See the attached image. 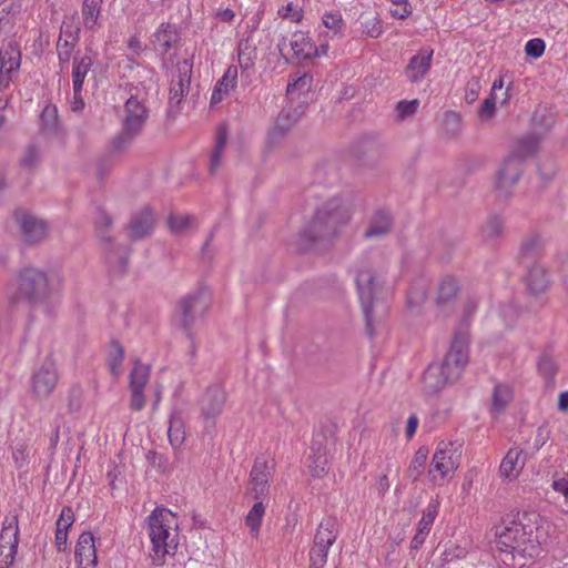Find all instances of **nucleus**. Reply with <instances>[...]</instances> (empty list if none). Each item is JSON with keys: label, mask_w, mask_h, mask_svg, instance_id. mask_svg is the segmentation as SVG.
Here are the masks:
<instances>
[{"label": "nucleus", "mask_w": 568, "mask_h": 568, "mask_svg": "<svg viewBox=\"0 0 568 568\" xmlns=\"http://www.w3.org/2000/svg\"><path fill=\"white\" fill-rule=\"evenodd\" d=\"M351 219L346 201L336 195L323 203L312 220L300 233V244L304 250L327 247L338 236L339 230Z\"/></svg>", "instance_id": "nucleus-1"}, {"label": "nucleus", "mask_w": 568, "mask_h": 568, "mask_svg": "<svg viewBox=\"0 0 568 568\" xmlns=\"http://www.w3.org/2000/svg\"><path fill=\"white\" fill-rule=\"evenodd\" d=\"M355 284L362 311L365 317L366 332L374 336V324L387 314L385 302L384 275L368 260H362L354 266Z\"/></svg>", "instance_id": "nucleus-2"}, {"label": "nucleus", "mask_w": 568, "mask_h": 568, "mask_svg": "<svg viewBox=\"0 0 568 568\" xmlns=\"http://www.w3.org/2000/svg\"><path fill=\"white\" fill-rule=\"evenodd\" d=\"M469 337L466 331H456L450 347L439 364H429L423 375V392L436 395L455 383L468 363Z\"/></svg>", "instance_id": "nucleus-3"}, {"label": "nucleus", "mask_w": 568, "mask_h": 568, "mask_svg": "<svg viewBox=\"0 0 568 568\" xmlns=\"http://www.w3.org/2000/svg\"><path fill=\"white\" fill-rule=\"evenodd\" d=\"M60 283L61 276L53 270L43 271L34 266H26L18 274L17 294L10 298V303L16 304L20 300L29 304L42 303L58 290Z\"/></svg>", "instance_id": "nucleus-4"}, {"label": "nucleus", "mask_w": 568, "mask_h": 568, "mask_svg": "<svg viewBox=\"0 0 568 568\" xmlns=\"http://www.w3.org/2000/svg\"><path fill=\"white\" fill-rule=\"evenodd\" d=\"M149 537L152 542V561L156 566L165 564V557L174 556L179 541L175 515L166 508L156 507L148 517Z\"/></svg>", "instance_id": "nucleus-5"}, {"label": "nucleus", "mask_w": 568, "mask_h": 568, "mask_svg": "<svg viewBox=\"0 0 568 568\" xmlns=\"http://www.w3.org/2000/svg\"><path fill=\"white\" fill-rule=\"evenodd\" d=\"M125 115L122 121L121 132L112 140V151L121 152L125 150L133 140L142 132L148 119L146 106L135 97L126 100Z\"/></svg>", "instance_id": "nucleus-6"}, {"label": "nucleus", "mask_w": 568, "mask_h": 568, "mask_svg": "<svg viewBox=\"0 0 568 568\" xmlns=\"http://www.w3.org/2000/svg\"><path fill=\"white\" fill-rule=\"evenodd\" d=\"M211 297L206 287L201 286L194 292L183 296L175 306L174 323L191 337L192 327L197 316H202L210 308Z\"/></svg>", "instance_id": "nucleus-7"}, {"label": "nucleus", "mask_w": 568, "mask_h": 568, "mask_svg": "<svg viewBox=\"0 0 568 568\" xmlns=\"http://www.w3.org/2000/svg\"><path fill=\"white\" fill-rule=\"evenodd\" d=\"M538 517L539 515L534 511H524L509 523L498 526L495 534L498 552L509 549L510 546L518 545L523 538H528V528L536 531Z\"/></svg>", "instance_id": "nucleus-8"}, {"label": "nucleus", "mask_w": 568, "mask_h": 568, "mask_svg": "<svg viewBox=\"0 0 568 568\" xmlns=\"http://www.w3.org/2000/svg\"><path fill=\"white\" fill-rule=\"evenodd\" d=\"M337 536V518L332 516L324 518L317 527L313 546L310 550V568H324L327 561L328 549L335 542Z\"/></svg>", "instance_id": "nucleus-9"}, {"label": "nucleus", "mask_w": 568, "mask_h": 568, "mask_svg": "<svg viewBox=\"0 0 568 568\" xmlns=\"http://www.w3.org/2000/svg\"><path fill=\"white\" fill-rule=\"evenodd\" d=\"M13 220L19 229L22 242L27 245H39L49 236L50 225L48 221L24 207L14 210Z\"/></svg>", "instance_id": "nucleus-10"}, {"label": "nucleus", "mask_w": 568, "mask_h": 568, "mask_svg": "<svg viewBox=\"0 0 568 568\" xmlns=\"http://www.w3.org/2000/svg\"><path fill=\"white\" fill-rule=\"evenodd\" d=\"M527 537L523 538L518 545L499 551V560L509 568H525L531 565L540 552V544L530 528H528Z\"/></svg>", "instance_id": "nucleus-11"}, {"label": "nucleus", "mask_w": 568, "mask_h": 568, "mask_svg": "<svg viewBox=\"0 0 568 568\" xmlns=\"http://www.w3.org/2000/svg\"><path fill=\"white\" fill-rule=\"evenodd\" d=\"M459 457L460 454L452 443L440 442L430 463L428 471L430 479L436 483L454 474L458 467Z\"/></svg>", "instance_id": "nucleus-12"}, {"label": "nucleus", "mask_w": 568, "mask_h": 568, "mask_svg": "<svg viewBox=\"0 0 568 568\" xmlns=\"http://www.w3.org/2000/svg\"><path fill=\"white\" fill-rule=\"evenodd\" d=\"M192 64L187 60L176 63L175 74L172 75L169 92V114L175 115L191 83Z\"/></svg>", "instance_id": "nucleus-13"}, {"label": "nucleus", "mask_w": 568, "mask_h": 568, "mask_svg": "<svg viewBox=\"0 0 568 568\" xmlns=\"http://www.w3.org/2000/svg\"><path fill=\"white\" fill-rule=\"evenodd\" d=\"M226 402V393L220 385H212L206 388L200 400L201 414L206 430L215 427L216 417L223 412Z\"/></svg>", "instance_id": "nucleus-14"}, {"label": "nucleus", "mask_w": 568, "mask_h": 568, "mask_svg": "<svg viewBox=\"0 0 568 568\" xmlns=\"http://www.w3.org/2000/svg\"><path fill=\"white\" fill-rule=\"evenodd\" d=\"M133 364L129 375L130 407L140 412L145 406L144 387L150 378V366L141 363L139 358H135Z\"/></svg>", "instance_id": "nucleus-15"}, {"label": "nucleus", "mask_w": 568, "mask_h": 568, "mask_svg": "<svg viewBox=\"0 0 568 568\" xmlns=\"http://www.w3.org/2000/svg\"><path fill=\"white\" fill-rule=\"evenodd\" d=\"M58 379L55 364L50 357H47L31 377L32 395L37 399L48 398L55 388Z\"/></svg>", "instance_id": "nucleus-16"}, {"label": "nucleus", "mask_w": 568, "mask_h": 568, "mask_svg": "<svg viewBox=\"0 0 568 568\" xmlns=\"http://www.w3.org/2000/svg\"><path fill=\"white\" fill-rule=\"evenodd\" d=\"M525 163L520 158L509 154L497 172L495 187L501 196H509L513 186L524 173Z\"/></svg>", "instance_id": "nucleus-17"}, {"label": "nucleus", "mask_w": 568, "mask_h": 568, "mask_svg": "<svg viewBox=\"0 0 568 568\" xmlns=\"http://www.w3.org/2000/svg\"><path fill=\"white\" fill-rule=\"evenodd\" d=\"M77 12L63 20L57 43V52L61 70L69 63L72 52L79 42L80 27L74 23Z\"/></svg>", "instance_id": "nucleus-18"}, {"label": "nucleus", "mask_w": 568, "mask_h": 568, "mask_svg": "<svg viewBox=\"0 0 568 568\" xmlns=\"http://www.w3.org/2000/svg\"><path fill=\"white\" fill-rule=\"evenodd\" d=\"M274 465H270L263 457H256L250 473V493L255 500L263 499L270 491V479Z\"/></svg>", "instance_id": "nucleus-19"}, {"label": "nucleus", "mask_w": 568, "mask_h": 568, "mask_svg": "<svg viewBox=\"0 0 568 568\" xmlns=\"http://www.w3.org/2000/svg\"><path fill=\"white\" fill-rule=\"evenodd\" d=\"M109 272L116 275H123L129 266V256L131 248L128 245L119 244L111 239V243H100Z\"/></svg>", "instance_id": "nucleus-20"}, {"label": "nucleus", "mask_w": 568, "mask_h": 568, "mask_svg": "<svg viewBox=\"0 0 568 568\" xmlns=\"http://www.w3.org/2000/svg\"><path fill=\"white\" fill-rule=\"evenodd\" d=\"M20 62L21 53L17 47L9 44L0 49V91L8 88L20 68Z\"/></svg>", "instance_id": "nucleus-21"}, {"label": "nucleus", "mask_w": 568, "mask_h": 568, "mask_svg": "<svg viewBox=\"0 0 568 568\" xmlns=\"http://www.w3.org/2000/svg\"><path fill=\"white\" fill-rule=\"evenodd\" d=\"M154 214L150 207L145 206L131 217V221L128 225L130 231L129 237L132 241H139L151 235L154 229Z\"/></svg>", "instance_id": "nucleus-22"}, {"label": "nucleus", "mask_w": 568, "mask_h": 568, "mask_svg": "<svg viewBox=\"0 0 568 568\" xmlns=\"http://www.w3.org/2000/svg\"><path fill=\"white\" fill-rule=\"evenodd\" d=\"M75 561L79 568H94L97 565V550L94 537L90 531L80 535L74 551Z\"/></svg>", "instance_id": "nucleus-23"}, {"label": "nucleus", "mask_w": 568, "mask_h": 568, "mask_svg": "<svg viewBox=\"0 0 568 568\" xmlns=\"http://www.w3.org/2000/svg\"><path fill=\"white\" fill-rule=\"evenodd\" d=\"M287 47H290L296 58L304 60L311 59L318 51V49L311 42V39L303 32H295L288 42L286 39H283L278 43V50L282 53Z\"/></svg>", "instance_id": "nucleus-24"}, {"label": "nucleus", "mask_w": 568, "mask_h": 568, "mask_svg": "<svg viewBox=\"0 0 568 568\" xmlns=\"http://www.w3.org/2000/svg\"><path fill=\"white\" fill-rule=\"evenodd\" d=\"M433 58L432 49H423L410 58L405 74L410 82L420 81L430 69Z\"/></svg>", "instance_id": "nucleus-25"}, {"label": "nucleus", "mask_w": 568, "mask_h": 568, "mask_svg": "<svg viewBox=\"0 0 568 568\" xmlns=\"http://www.w3.org/2000/svg\"><path fill=\"white\" fill-rule=\"evenodd\" d=\"M180 41V34L176 27L170 22H163L153 34V44L155 50L162 55L166 54Z\"/></svg>", "instance_id": "nucleus-26"}, {"label": "nucleus", "mask_w": 568, "mask_h": 568, "mask_svg": "<svg viewBox=\"0 0 568 568\" xmlns=\"http://www.w3.org/2000/svg\"><path fill=\"white\" fill-rule=\"evenodd\" d=\"M525 268L527 270L525 283L530 294L538 295L545 293L550 285L549 276L545 267L540 264L529 265L527 263Z\"/></svg>", "instance_id": "nucleus-27"}, {"label": "nucleus", "mask_w": 568, "mask_h": 568, "mask_svg": "<svg viewBox=\"0 0 568 568\" xmlns=\"http://www.w3.org/2000/svg\"><path fill=\"white\" fill-rule=\"evenodd\" d=\"M393 225V217L385 210L377 211L371 219L368 227L364 232L365 239H377L387 235Z\"/></svg>", "instance_id": "nucleus-28"}, {"label": "nucleus", "mask_w": 568, "mask_h": 568, "mask_svg": "<svg viewBox=\"0 0 568 568\" xmlns=\"http://www.w3.org/2000/svg\"><path fill=\"white\" fill-rule=\"evenodd\" d=\"M93 59L89 54H75L72 59V88L74 92L82 91L84 79L91 72Z\"/></svg>", "instance_id": "nucleus-29"}, {"label": "nucleus", "mask_w": 568, "mask_h": 568, "mask_svg": "<svg viewBox=\"0 0 568 568\" xmlns=\"http://www.w3.org/2000/svg\"><path fill=\"white\" fill-rule=\"evenodd\" d=\"M542 251L544 242L539 235L532 234L525 237L520 245V263L524 267L527 266V263L529 265L538 264L536 258L541 255Z\"/></svg>", "instance_id": "nucleus-30"}, {"label": "nucleus", "mask_w": 568, "mask_h": 568, "mask_svg": "<svg viewBox=\"0 0 568 568\" xmlns=\"http://www.w3.org/2000/svg\"><path fill=\"white\" fill-rule=\"evenodd\" d=\"M237 79V68L231 65L226 69L223 77L215 84L212 97H211V105H215L220 103L223 98L232 90L236 84Z\"/></svg>", "instance_id": "nucleus-31"}, {"label": "nucleus", "mask_w": 568, "mask_h": 568, "mask_svg": "<svg viewBox=\"0 0 568 568\" xmlns=\"http://www.w3.org/2000/svg\"><path fill=\"white\" fill-rule=\"evenodd\" d=\"M521 453L518 448H510L508 450L499 467V473L503 477L513 479L518 475L519 469L525 465V460L520 462L519 459Z\"/></svg>", "instance_id": "nucleus-32"}, {"label": "nucleus", "mask_w": 568, "mask_h": 568, "mask_svg": "<svg viewBox=\"0 0 568 568\" xmlns=\"http://www.w3.org/2000/svg\"><path fill=\"white\" fill-rule=\"evenodd\" d=\"M427 285L424 281L415 282L407 293V308L417 314L427 300Z\"/></svg>", "instance_id": "nucleus-33"}, {"label": "nucleus", "mask_w": 568, "mask_h": 568, "mask_svg": "<svg viewBox=\"0 0 568 568\" xmlns=\"http://www.w3.org/2000/svg\"><path fill=\"white\" fill-rule=\"evenodd\" d=\"M237 57L239 64L243 70H248L254 65L257 59V51L251 37L242 39L239 42Z\"/></svg>", "instance_id": "nucleus-34"}, {"label": "nucleus", "mask_w": 568, "mask_h": 568, "mask_svg": "<svg viewBox=\"0 0 568 568\" xmlns=\"http://www.w3.org/2000/svg\"><path fill=\"white\" fill-rule=\"evenodd\" d=\"M112 224V216L105 210L99 209L94 217V229L100 243H111V239H113L110 234Z\"/></svg>", "instance_id": "nucleus-35"}, {"label": "nucleus", "mask_w": 568, "mask_h": 568, "mask_svg": "<svg viewBox=\"0 0 568 568\" xmlns=\"http://www.w3.org/2000/svg\"><path fill=\"white\" fill-rule=\"evenodd\" d=\"M539 148V138L536 134H528L519 139L509 154L520 158L523 162L534 155Z\"/></svg>", "instance_id": "nucleus-36"}, {"label": "nucleus", "mask_w": 568, "mask_h": 568, "mask_svg": "<svg viewBox=\"0 0 568 568\" xmlns=\"http://www.w3.org/2000/svg\"><path fill=\"white\" fill-rule=\"evenodd\" d=\"M168 436L173 447L181 446L185 439L184 422L178 412L170 416Z\"/></svg>", "instance_id": "nucleus-37"}, {"label": "nucleus", "mask_w": 568, "mask_h": 568, "mask_svg": "<svg viewBox=\"0 0 568 568\" xmlns=\"http://www.w3.org/2000/svg\"><path fill=\"white\" fill-rule=\"evenodd\" d=\"M102 1L103 0H83L81 13L83 26L88 30H92L97 26Z\"/></svg>", "instance_id": "nucleus-38"}, {"label": "nucleus", "mask_w": 568, "mask_h": 568, "mask_svg": "<svg viewBox=\"0 0 568 568\" xmlns=\"http://www.w3.org/2000/svg\"><path fill=\"white\" fill-rule=\"evenodd\" d=\"M459 291L458 283L455 277L447 275L442 278L438 286V295L436 303L444 305L454 300Z\"/></svg>", "instance_id": "nucleus-39"}, {"label": "nucleus", "mask_w": 568, "mask_h": 568, "mask_svg": "<svg viewBox=\"0 0 568 568\" xmlns=\"http://www.w3.org/2000/svg\"><path fill=\"white\" fill-rule=\"evenodd\" d=\"M511 398L513 390L509 386L504 384L496 385L493 393L491 410L496 414H501Z\"/></svg>", "instance_id": "nucleus-40"}, {"label": "nucleus", "mask_w": 568, "mask_h": 568, "mask_svg": "<svg viewBox=\"0 0 568 568\" xmlns=\"http://www.w3.org/2000/svg\"><path fill=\"white\" fill-rule=\"evenodd\" d=\"M41 129L48 134H57L60 123L58 118V109L53 104H48L41 112Z\"/></svg>", "instance_id": "nucleus-41"}, {"label": "nucleus", "mask_w": 568, "mask_h": 568, "mask_svg": "<svg viewBox=\"0 0 568 568\" xmlns=\"http://www.w3.org/2000/svg\"><path fill=\"white\" fill-rule=\"evenodd\" d=\"M312 462L310 464V469L313 477H322L325 473V467L327 464V459L325 456V450L322 443L315 442L312 446Z\"/></svg>", "instance_id": "nucleus-42"}, {"label": "nucleus", "mask_w": 568, "mask_h": 568, "mask_svg": "<svg viewBox=\"0 0 568 568\" xmlns=\"http://www.w3.org/2000/svg\"><path fill=\"white\" fill-rule=\"evenodd\" d=\"M262 500L263 499L256 500L245 517V524L253 536L258 535L261 523L265 514V506Z\"/></svg>", "instance_id": "nucleus-43"}, {"label": "nucleus", "mask_w": 568, "mask_h": 568, "mask_svg": "<svg viewBox=\"0 0 568 568\" xmlns=\"http://www.w3.org/2000/svg\"><path fill=\"white\" fill-rule=\"evenodd\" d=\"M227 132L226 129L220 126L216 134L214 150L210 160V172L213 174L220 166L221 156L226 145Z\"/></svg>", "instance_id": "nucleus-44"}, {"label": "nucleus", "mask_w": 568, "mask_h": 568, "mask_svg": "<svg viewBox=\"0 0 568 568\" xmlns=\"http://www.w3.org/2000/svg\"><path fill=\"white\" fill-rule=\"evenodd\" d=\"M427 457L428 449L426 447H419L415 453L407 469V475L413 481H416L423 474Z\"/></svg>", "instance_id": "nucleus-45"}, {"label": "nucleus", "mask_w": 568, "mask_h": 568, "mask_svg": "<svg viewBox=\"0 0 568 568\" xmlns=\"http://www.w3.org/2000/svg\"><path fill=\"white\" fill-rule=\"evenodd\" d=\"M293 128L284 118H276L267 133V145L277 144Z\"/></svg>", "instance_id": "nucleus-46"}, {"label": "nucleus", "mask_w": 568, "mask_h": 568, "mask_svg": "<svg viewBox=\"0 0 568 568\" xmlns=\"http://www.w3.org/2000/svg\"><path fill=\"white\" fill-rule=\"evenodd\" d=\"M504 231V221L497 216H490L487 219L483 227V236L486 241L493 242L499 239Z\"/></svg>", "instance_id": "nucleus-47"}, {"label": "nucleus", "mask_w": 568, "mask_h": 568, "mask_svg": "<svg viewBox=\"0 0 568 568\" xmlns=\"http://www.w3.org/2000/svg\"><path fill=\"white\" fill-rule=\"evenodd\" d=\"M124 357V349L122 345L113 339L111 341V352L109 354V367L111 374L116 378L120 375V367Z\"/></svg>", "instance_id": "nucleus-48"}, {"label": "nucleus", "mask_w": 568, "mask_h": 568, "mask_svg": "<svg viewBox=\"0 0 568 568\" xmlns=\"http://www.w3.org/2000/svg\"><path fill=\"white\" fill-rule=\"evenodd\" d=\"M359 22L363 33L371 38L376 39L383 32L381 21L376 16L362 13L359 16Z\"/></svg>", "instance_id": "nucleus-49"}, {"label": "nucleus", "mask_w": 568, "mask_h": 568, "mask_svg": "<svg viewBox=\"0 0 568 568\" xmlns=\"http://www.w3.org/2000/svg\"><path fill=\"white\" fill-rule=\"evenodd\" d=\"M439 501L437 499H433L429 501L425 510L423 511V516L418 523L417 528L422 531H426L429 534L433 523L438 515Z\"/></svg>", "instance_id": "nucleus-50"}, {"label": "nucleus", "mask_w": 568, "mask_h": 568, "mask_svg": "<svg viewBox=\"0 0 568 568\" xmlns=\"http://www.w3.org/2000/svg\"><path fill=\"white\" fill-rule=\"evenodd\" d=\"M193 217L191 215H174L171 214L168 219V225L173 234L184 233L192 224Z\"/></svg>", "instance_id": "nucleus-51"}, {"label": "nucleus", "mask_w": 568, "mask_h": 568, "mask_svg": "<svg viewBox=\"0 0 568 568\" xmlns=\"http://www.w3.org/2000/svg\"><path fill=\"white\" fill-rule=\"evenodd\" d=\"M557 363L550 354L544 353L540 355L538 361V369L545 378L552 379L557 373Z\"/></svg>", "instance_id": "nucleus-52"}, {"label": "nucleus", "mask_w": 568, "mask_h": 568, "mask_svg": "<svg viewBox=\"0 0 568 568\" xmlns=\"http://www.w3.org/2000/svg\"><path fill=\"white\" fill-rule=\"evenodd\" d=\"M322 20L325 28L328 29L334 36H338L345 26L342 14L338 11L326 12Z\"/></svg>", "instance_id": "nucleus-53"}, {"label": "nucleus", "mask_w": 568, "mask_h": 568, "mask_svg": "<svg viewBox=\"0 0 568 568\" xmlns=\"http://www.w3.org/2000/svg\"><path fill=\"white\" fill-rule=\"evenodd\" d=\"M418 105H419V101L417 99H414L410 101H407V100L399 101L395 108L397 118L399 120H405L407 118L413 116L416 113Z\"/></svg>", "instance_id": "nucleus-54"}, {"label": "nucleus", "mask_w": 568, "mask_h": 568, "mask_svg": "<svg viewBox=\"0 0 568 568\" xmlns=\"http://www.w3.org/2000/svg\"><path fill=\"white\" fill-rule=\"evenodd\" d=\"M313 82L312 75L304 73L298 77L293 83H288L287 85V94L293 95L295 92L297 93H307L311 89Z\"/></svg>", "instance_id": "nucleus-55"}, {"label": "nucleus", "mask_w": 568, "mask_h": 568, "mask_svg": "<svg viewBox=\"0 0 568 568\" xmlns=\"http://www.w3.org/2000/svg\"><path fill=\"white\" fill-rule=\"evenodd\" d=\"M305 112V106L303 104H298L294 106L293 104H288L278 114V118H284L286 122H288L291 125H295L297 121L301 119V116Z\"/></svg>", "instance_id": "nucleus-56"}, {"label": "nucleus", "mask_w": 568, "mask_h": 568, "mask_svg": "<svg viewBox=\"0 0 568 568\" xmlns=\"http://www.w3.org/2000/svg\"><path fill=\"white\" fill-rule=\"evenodd\" d=\"M545 42L539 38L530 39L525 45V52L534 59L540 58L545 52Z\"/></svg>", "instance_id": "nucleus-57"}, {"label": "nucleus", "mask_w": 568, "mask_h": 568, "mask_svg": "<svg viewBox=\"0 0 568 568\" xmlns=\"http://www.w3.org/2000/svg\"><path fill=\"white\" fill-rule=\"evenodd\" d=\"M39 151L36 146L29 145L20 160V164L26 169H33L39 163Z\"/></svg>", "instance_id": "nucleus-58"}, {"label": "nucleus", "mask_w": 568, "mask_h": 568, "mask_svg": "<svg viewBox=\"0 0 568 568\" xmlns=\"http://www.w3.org/2000/svg\"><path fill=\"white\" fill-rule=\"evenodd\" d=\"M480 89L481 85L478 78H471L467 82L465 89V100L467 101V103L471 104L477 100Z\"/></svg>", "instance_id": "nucleus-59"}, {"label": "nucleus", "mask_w": 568, "mask_h": 568, "mask_svg": "<svg viewBox=\"0 0 568 568\" xmlns=\"http://www.w3.org/2000/svg\"><path fill=\"white\" fill-rule=\"evenodd\" d=\"M74 523V514L71 507L65 506L62 508V511L57 520V529H62L68 532V529Z\"/></svg>", "instance_id": "nucleus-60"}, {"label": "nucleus", "mask_w": 568, "mask_h": 568, "mask_svg": "<svg viewBox=\"0 0 568 568\" xmlns=\"http://www.w3.org/2000/svg\"><path fill=\"white\" fill-rule=\"evenodd\" d=\"M495 111H496V102H495V98L491 93L490 97L487 98L483 102V104L478 111V115L483 121H487L493 118V115L495 114Z\"/></svg>", "instance_id": "nucleus-61"}, {"label": "nucleus", "mask_w": 568, "mask_h": 568, "mask_svg": "<svg viewBox=\"0 0 568 568\" xmlns=\"http://www.w3.org/2000/svg\"><path fill=\"white\" fill-rule=\"evenodd\" d=\"M19 535L0 534V550H18Z\"/></svg>", "instance_id": "nucleus-62"}, {"label": "nucleus", "mask_w": 568, "mask_h": 568, "mask_svg": "<svg viewBox=\"0 0 568 568\" xmlns=\"http://www.w3.org/2000/svg\"><path fill=\"white\" fill-rule=\"evenodd\" d=\"M538 171L542 180L550 181L555 176L557 168L554 161L547 160L539 164Z\"/></svg>", "instance_id": "nucleus-63"}, {"label": "nucleus", "mask_w": 568, "mask_h": 568, "mask_svg": "<svg viewBox=\"0 0 568 568\" xmlns=\"http://www.w3.org/2000/svg\"><path fill=\"white\" fill-rule=\"evenodd\" d=\"M148 462L155 468L165 470V462L166 459L163 457V455L154 452L149 450L146 454Z\"/></svg>", "instance_id": "nucleus-64"}]
</instances>
